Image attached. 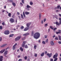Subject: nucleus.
<instances>
[{
	"mask_svg": "<svg viewBox=\"0 0 61 61\" xmlns=\"http://www.w3.org/2000/svg\"><path fill=\"white\" fill-rule=\"evenodd\" d=\"M34 56H35V57H36V56H37V54H35Z\"/></svg>",
	"mask_w": 61,
	"mask_h": 61,
	"instance_id": "bf43d9fd",
	"label": "nucleus"
},
{
	"mask_svg": "<svg viewBox=\"0 0 61 61\" xmlns=\"http://www.w3.org/2000/svg\"><path fill=\"white\" fill-rule=\"evenodd\" d=\"M2 37H0V41H2Z\"/></svg>",
	"mask_w": 61,
	"mask_h": 61,
	"instance_id": "680f3d73",
	"label": "nucleus"
},
{
	"mask_svg": "<svg viewBox=\"0 0 61 61\" xmlns=\"http://www.w3.org/2000/svg\"><path fill=\"white\" fill-rule=\"evenodd\" d=\"M27 8H31V7L28 5H27Z\"/></svg>",
	"mask_w": 61,
	"mask_h": 61,
	"instance_id": "c756f323",
	"label": "nucleus"
},
{
	"mask_svg": "<svg viewBox=\"0 0 61 61\" xmlns=\"http://www.w3.org/2000/svg\"><path fill=\"white\" fill-rule=\"evenodd\" d=\"M25 46V44H22V47H24Z\"/></svg>",
	"mask_w": 61,
	"mask_h": 61,
	"instance_id": "a19ab883",
	"label": "nucleus"
},
{
	"mask_svg": "<svg viewBox=\"0 0 61 61\" xmlns=\"http://www.w3.org/2000/svg\"><path fill=\"white\" fill-rule=\"evenodd\" d=\"M28 57L27 56H25L24 57V59L25 60H26L27 59V58Z\"/></svg>",
	"mask_w": 61,
	"mask_h": 61,
	"instance_id": "72a5a7b5",
	"label": "nucleus"
},
{
	"mask_svg": "<svg viewBox=\"0 0 61 61\" xmlns=\"http://www.w3.org/2000/svg\"><path fill=\"white\" fill-rule=\"evenodd\" d=\"M40 36V33L39 32H36L35 34L34 37L36 39H38L39 38Z\"/></svg>",
	"mask_w": 61,
	"mask_h": 61,
	"instance_id": "f257e3e1",
	"label": "nucleus"
},
{
	"mask_svg": "<svg viewBox=\"0 0 61 61\" xmlns=\"http://www.w3.org/2000/svg\"><path fill=\"white\" fill-rule=\"evenodd\" d=\"M39 17H41V14L40 13L39 14Z\"/></svg>",
	"mask_w": 61,
	"mask_h": 61,
	"instance_id": "49530a36",
	"label": "nucleus"
},
{
	"mask_svg": "<svg viewBox=\"0 0 61 61\" xmlns=\"http://www.w3.org/2000/svg\"><path fill=\"white\" fill-rule=\"evenodd\" d=\"M8 52V51H6L4 54V56H5V55H6L7 54V53Z\"/></svg>",
	"mask_w": 61,
	"mask_h": 61,
	"instance_id": "4468645a",
	"label": "nucleus"
},
{
	"mask_svg": "<svg viewBox=\"0 0 61 61\" xmlns=\"http://www.w3.org/2000/svg\"><path fill=\"white\" fill-rule=\"evenodd\" d=\"M29 35V33H27L23 35V36H27V35Z\"/></svg>",
	"mask_w": 61,
	"mask_h": 61,
	"instance_id": "dca6fc26",
	"label": "nucleus"
},
{
	"mask_svg": "<svg viewBox=\"0 0 61 61\" xmlns=\"http://www.w3.org/2000/svg\"><path fill=\"white\" fill-rule=\"evenodd\" d=\"M18 17L19 19H20V20H21V17H20V16H18Z\"/></svg>",
	"mask_w": 61,
	"mask_h": 61,
	"instance_id": "864d4df0",
	"label": "nucleus"
},
{
	"mask_svg": "<svg viewBox=\"0 0 61 61\" xmlns=\"http://www.w3.org/2000/svg\"><path fill=\"white\" fill-rule=\"evenodd\" d=\"M24 26H21L20 27V29L21 30H23V29H24Z\"/></svg>",
	"mask_w": 61,
	"mask_h": 61,
	"instance_id": "4be33fe9",
	"label": "nucleus"
},
{
	"mask_svg": "<svg viewBox=\"0 0 61 61\" xmlns=\"http://www.w3.org/2000/svg\"><path fill=\"white\" fill-rule=\"evenodd\" d=\"M34 34V32L33 31H32L31 33V35L32 36H33V35Z\"/></svg>",
	"mask_w": 61,
	"mask_h": 61,
	"instance_id": "09e8293b",
	"label": "nucleus"
},
{
	"mask_svg": "<svg viewBox=\"0 0 61 61\" xmlns=\"http://www.w3.org/2000/svg\"><path fill=\"white\" fill-rule=\"evenodd\" d=\"M25 37H23L21 39L22 40H25Z\"/></svg>",
	"mask_w": 61,
	"mask_h": 61,
	"instance_id": "cd10ccee",
	"label": "nucleus"
},
{
	"mask_svg": "<svg viewBox=\"0 0 61 61\" xmlns=\"http://www.w3.org/2000/svg\"><path fill=\"white\" fill-rule=\"evenodd\" d=\"M14 35V34H11L10 35V37H13Z\"/></svg>",
	"mask_w": 61,
	"mask_h": 61,
	"instance_id": "bb28decb",
	"label": "nucleus"
},
{
	"mask_svg": "<svg viewBox=\"0 0 61 61\" xmlns=\"http://www.w3.org/2000/svg\"><path fill=\"white\" fill-rule=\"evenodd\" d=\"M22 59H20L18 61H22Z\"/></svg>",
	"mask_w": 61,
	"mask_h": 61,
	"instance_id": "13d9d810",
	"label": "nucleus"
},
{
	"mask_svg": "<svg viewBox=\"0 0 61 61\" xmlns=\"http://www.w3.org/2000/svg\"><path fill=\"white\" fill-rule=\"evenodd\" d=\"M37 47V46L35 45L34 46V48L35 49H36V47Z\"/></svg>",
	"mask_w": 61,
	"mask_h": 61,
	"instance_id": "473e14b6",
	"label": "nucleus"
},
{
	"mask_svg": "<svg viewBox=\"0 0 61 61\" xmlns=\"http://www.w3.org/2000/svg\"><path fill=\"white\" fill-rule=\"evenodd\" d=\"M59 20H60L59 22H60V23H61V18H59Z\"/></svg>",
	"mask_w": 61,
	"mask_h": 61,
	"instance_id": "de8ad7c7",
	"label": "nucleus"
},
{
	"mask_svg": "<svg viewBox=\"0 0 61 61\" xmlns=\"http://www.w3.org/2000/svg\"><path fill=\"white\" fill-rule=\"evenodd\" d=\"M13 49L14 50H15V47L13 46Z\"/></svg>",
	"mask_w": 61,
	"mask_h": 61,
	"instance_id": "a878e982",
	"label": "nucleus"
},
{
	"mask_svg": "<svg viewBox=\"0 0 61 61\" xmlns=\"http://www.w3.org/2000/svg\"><path fill=\"white\" fill-rule=\"evenodd\" d=\"M30 28L29 27H25V29L24 30L25 31H27Z\"/></svg>",
	"mask_w": 61,
	"mask_h": 61,
	"instance_id": "6e6552de",
	"label": "nucleus"
},
{
	"mask_svg": "<svg viewBox=\"0 0 61 61\" xmlns=\"http://www.w3.org/2000/svg\"><path fill=\"white\" fill-rule=\"evenodd\" d=\"M58 56V53H56L53 56V58H55V57H57Z\"/></svg>",
	"mask_w": 61,
	"mask_h": 61,
	"instance_id": "1a4fd4ad",
	"label": "nucleus"
},
{
	"mask_svg": "<svg viewBox=\"0 0 61 61\" xmlns=\"http://www.w3.org/2000/svg\"><path fill=\"white\" fill-rule=\"evenodd\" d=\"M48 25V24L47 23L45 24L44 26L45 27H46Z\"/></svg>",
	"mask_w": 61,
	"mask_h": 61,
	"instance_id": "4c0bfd02",
	"label": "nucleus"
},
{
	"mask_svg": "<svg viewBox=\"0 0 61 61\" xmlns=\"http://www.w3.org/2000/svg\"><path fill=\"white\" fill-rule=\"evenodd\" d=\"M38 42H39V43H41V40H39L38 41Z\"/></svg>",
	"mask_w": 61,
	"mask_h": 61,
	"instance_id": "e2e57ef3",
	"label": "nucleus"
},
{
	"mask_svg": "<svg viewBox=\"0 0 61 61\" xmlns=\"http://www.w3.org/2000/svg\"><path fill=\"white\" fill-rule=\"evenodd\" d=\"M22 36H18L15 39V41H19L21 38Z\"/></svg>",
	"mask_w": 61,
	"mask_h": 61,
	"instance_id": "f03ea898",
	"label": "nucleus"
},
{
	"mask_svg": "<svg viewBox=\"0 0 61 61\" xmlns=\"http://www.w3.org/2000/svg\"><path fill=\"white\" fill-rule=\"evenodd\" d=\"M45 42H46V43H47L48 42V39H47V40Z\"/></svg>",
	"mask_w": 61,
	"mask_h": 61,
	"instance_id": "f704fd0d",
	"label": "nucleus"
},
{
	"mask_svg": "<svg viewBox=\"0 0 61 61\" xmlns=\"http://www.w3.org/2000/svg\"><path fill=\"white\" fill-rule=\"evenodd\" d=\"M7 44H3L1 46H0V47H5V46H7Z\"/></svg>",
	"mask_w": 61,
	"mask_h": 61,
	"instance_id": "ddd939ff",
	"label": "nucleus"
},
{
	"mask_svg": "<svg viewBox=\"0 0 61 61\" xmlns=\"http://www.w3.org/2000/svg\"><path fill=\"white\" fill-rule=\"evenodd\" d=\"M21 17L22 18V19H24V16H23V14H21Z\"/></svg>",
	"mask_w": 61,
	"mask_h": 61,
	"instance_id": "7c9ffc66",
	"label": "nucleus"
},
{
	"mask_svg": "<svg viewBox=\"0 0 61 61\" xmlns=\"http://www.w3.org/2000/svg\"><path fill=\"white\" fill-rule=\"evenodd\" d=\"M31 24V22H30L28 23H27L26 24V26L27 27H29V26H30V25Z\"/></svg>",
	"mask_w": 61,
	"mask_h": 61,
	"instance_id": "0eeeda50",
	"label": "nucleus"
},
{
	"mask_svg": "<svg viewBox=\"0 0 61 61\" xmlns=\"http://www.w3.org/2000/svg\"><path fill=\"white\" fill-rule=\"evenodd\" d=\"M10 21L11 23H13L15 22V20L13 18H11L10 19Z\"/></svg>",
	"mask_w": 61,
	"mask_h": 61,
	"instance_id": "7ed1b4c3",
	"label": "nucleus"
},
{
	"mask_svg": "<svg viewBox=\"0 0 61 61\" xmlns=\"http://www.w3.org/2000/svg\"><path fill=\"white\" fill-rule=\"evenodd\" d=\"M30 61V59L29 58H28L27 59V61Z\"/></svg>",
	"mask_w": 61,
	"mask_h": 61,
	"instance_id": "0e129e2a",
	"label": "nucleus"
},
{
	"mask_svg": "<svg viewBox=\"0 0 61 61\" xmlns=\"http://www.w3.org/2000/svg\"><path fill=\"white\" fill-rule=\"evenodd\" d=\"M58 43H59V44H61V41H58Z\"/></svg>",
	"mask_w": 61,
	"mask_h": 61,
	"instance_id": "052dcab7",
	"label": "nucleus"
},
{
	"mask_svg": "<svg viewBox=\"0 0 61 61\" xmlns=\"http://www.w3.org/2000/svg\"><path fill=\"white\" fill-rule=\"evenodd\" d=\"M60 7V5H58L57 6V8L56 7V8H55V9H57V8L58 9H59Z\"/></svg>",
	"mask_w": 61,
	"mask_h": 61,
	"instance_id": "6ab92c4d",
	"label": "nucleus"
},
{
	"mask_svg": "<svg viewBox=\"0 0 61 61\" xmlns=\"http://www.w3.org/2000/svg\"><path fill=\"white\" fill-rule=\"evenodd\" d=\"M17 43H15L14 45L13 46H15V47H16V46H17Z\"/></svg>",
	"mask_w": 61,
	"mask_h": 61,
	"instance_id": "e433bc0d",
	"label": "nucleus"
},
{
	"mask_svg": "<svg viewBox=\"0 0 61 61\" xmlns=\"http://www.w3.org/2000/svg\"><path fill=\"white\" fill-rule=\"evenodd\" d=\"M3 29V27H2V26H0V29L1 30V29Z\"/></svg>",
	"mask_w": 61,
	"mask_h": 61,
	"instance_id": "37998d69",
	"label": "nucleus"
},
{
	"mask_svg": "<svg viewBox=\"0 0 61 61\" xmlns=\"http://www.w3.org/2000/svg\"><path fill=\"white\" fill-rule=\"evenodd\" d=\"M50 27L51 29H52V30H53V29L54 31H55V32H56V30L57 29V28H54V29H53V27L52 26H50Z\"/></svg>",
	"mask_w": 61,
	"mask_h": 61,
	"instance_id": "20e7f679",
	"label": "nucleus"
},
{
	"mask_svg": "<svg viewBox=\"0 0 61 61\" xmlns=\"http://www.w3.org/2000/svg\"><path fill=\"white\" fill-rule=\"evenodd\" d=\"M8 15L9 17H11V13H9Z\"/></svg>",
	"mask_w": 61,
	"mask_h": 61,
	"instance_id": "b1692460",
	"label": "nucleus"
},
{
	"mask_svg": "<svg viewBox=\"0 0 61 61\" xmlns=\"http://www.w3.org/2000/svg\"><path fill=\"white\" fill-rule=\"evenodd\" d=\"M21 1L23 4H25V2H24V0H21Z\"/></svg>",
	"mask_w": 61,
	"mask_h": 61,
	"instance_id": "a18cd8bd",
	"label": "nucleus"
},
{
	"mask_svg": "<svg viewBox=\"0 0 61 61\" xmlns=\"http://www.w3.org/2000/svg\"><path fill=\"white\" fill-rule=\"evenodd\" d=\"M47 56H48L49 57H51L52 55V53H51L50 54H49V53H48L46 54Z\"/></svg>",
	"mask_w": 61,
	"mask_h": 61,
	"instance_id": "423d86ee",
	"label": "nucleus"
},
{
	"mask_svg": "<svg viewBox=\"0 0 61 61\" xmlns=\"http://www.w3.org/2000/svg\"><path fill=\"white\" fill-rule=\"evenodd\" d=\"M25 15H29V14H30V13H29L28 12H27V11H25Z\"/></svg>",
	"mask_w": 61,
	"mask_h": 61,
	"instance_id": "a211bd4d",
	"label": "nucleus"
},
{
	"mask_svg": "<svg viewBox=\"0 0 61 61\" xmlns=\"http://www.w3.org/2000/svg\"><path fill=\"white\" fill-rule=\"evenodd\" d=\"M58 38L57 37H56L55 38V39L56 40H58Z\"/></svg>",
	"mask_w": 61,
	"mask_h": 61,
	"instance_id": "c03bdc74",
	"label": "nucleus"
},
{
	"mask_svg": "<svg viewBox=\"0 0 61 61\" xmlns=\"http://www.w3.org/2000/svg\"><path fill=\"white\" fill-rule=\"evenodd\" d=\"M50 44L51 46H54V42H53V41H51L50 42Z\"/></svg>",
	"mask_w": 61,
	"mask_h": 61,
	"instance_id": "f8f14e48",
	"label": "nucleus"
},
{
	"mask_svg": "<svg viewBox=\"0 0 61 61\" xmlns=\"http://www.w3.org/2000/svg\"><path fill=\"white\" fill-rule=\"evenodd\" d=\"M56 34H60V32H57V31L56 32Z\"/></svg>",
	"mask_w": 61,
	"mask_h": 61,
	"instance_id": "c9c22d12",
	"label": "nucleus"
},
{
	"mask_svg": "<svg viewBox=\"0 0 61 61\" xmlns=\"http://www.w3.org/2000/svg\"><path fill=\"white\" fill-rule=\"evenodd\" d=\"M50 61H53V59H50Z\"/></svg>",
	"mask_w": 61,
	"mask_h": 61,
	"instance_id": "338daca9",
	"label": "nucleus"
},
{
	"mask_svg": "<svg viewBox=\"0 0 61 61\" xmlns=\"http://www.w3.org/2000/svg\"><path fill=\"white\" fill-rule=\"evenodd\" d=\"M42 44H46V42H45V41H43L42 42Z\"/></svg>",
	"mask_w": 61,
	"mask_h": 61,
	"instance_id": "79ce46f5",
	"label": "nucleus"
},
{
	"mask_svg": "<svg viewBox=\"0 0 61 61\" xmlns=\"http://www.w3.org/2000/svg\"><path fill=\"white\" fill-rule=\"evenodd\" d=\"M5 22L4 21L3 22V23H2V25H5Z\"/></svg>",
	"mask_w": 61,
	"mask_h": 61,
	"instance_id": "58836bf2",
	"label": "nucleus"
},
{
	"mask_svg": "<svg viewBox=\"0 0 61 61\" xmlns=\"http://www.w3.org/2000/svg\"><path fill=\"white\" fill-rule=\"evenodd\" d=\"M23 15L24 18H25V12H23Z\"/></svg>",
	"mask_w": 61,
	"mask_h": 61,
	"instance_id": "c85d7f7f",
	"label": "nucleus"
},
{
	"mask_svg": "<svg viewBox=\"0 0 61 61\" xmlns=\"http://www.w3.org/2000/svg\"><path fill=\"white\" fill-rule=\"evenodd\" d=\"M5 51V49H2L1 50V51H0V53L1 54H3Z\"/></svg>",
	"mask_w": 61,
	"mask_h": 61,
	"instance_id": "9b49d317",
	"label": "nucleus"
},
{
	"mask_svg": "<svg viewBox=\"0 0 61 61\" xmlns=\"http://www.w3.org/2000/svg\"><path fill=\"white\" fill-rule=\"evenodd\" d=\"M25 48H28V46H27V45H26L25 46Z\"/></svg>",
	"mask_w": 61,
	"mask_h": 61,
	"instance_id": "412c9836",
	"label": "nucleus"
},
{
	"mask_svg": "<svg viewBox=\"0 0 61 61\" xmlns=\"http://www.w3.org/2000/svg\"><path fill=\"white\" fill-rule=\"evenodd\" d=\"M12 5L14 6H15L16 5L15 3H14L13 2H12Z\"/></svg>",
	"mask_w": 61,
	"mask_h": 61,
	"instance_id": "393cba45",
	"label": "nucleus"
},
{
	"mask_svg": "<svg viewBox=\"0 0 61 61\" xmlns=\"http://www.w3.org/2000/svg\"><path fill=\"white\" fill-rule=\"evenodd\" d=\"M10 32L8 30H6L5 31L4 33L5 35H8L9 34Z\"/></svg>",
	"mask_w": 61,
	"mask_h": 61,
	"instance_id": "39448f33",
	"label": "nucleus"
},
{
	"mask_svg": "<svg viewBox=\"0 0 61 61\" xmlns=\"http://www.w3.org/2000/svg\"><path fill=\"white\" fill-rule=\"evenodd\" d=\"M46 19L45 18L43 20L44 21V22H46Z\"/></svg>",
	"mask_w": 61,
	"mask_h": 61,
	"instance_id": "3c124183",
	"label": "nucleus"
},
{
	"mask_svg": "<svg viewBox=\"0 0 61 61\" xmlns=\"http://www.w3.org/2000/svg\"><path fill=\"white\" fill-rule=\"evenodd\" d=\"M17 14L18 15H20V13L18 12H17Z\"/></svg>",
	"mask_w": 61,
	"mask_h": 61,
	"instance_id": "4d7b16f0",
	"label": "nucleus"
},
{
	"mask_svg": "<svg viewBox=\"0 0 61 61\" xmlns=\"http://www.w3.org/2000/svg\"><path fill=\"white\" fill-rule=\"evenodd\" d=\"M41 23L42 24H43V20H41Z\"/></svg>",
	"mask_w": 61,
	"mask_h": 61,
	"instance_id": "8fccbe9b",
	"label": "nucleus"
},
{
	"mask_svg": "<svg viewBox=\"0 0 61 61\" xmlns=\"http://www.w3.org/2000/svg\"><path fill=\"white\" fill-rule=\"evenodd\" d=\"M26 43V41H24L23 42V44H24V45H25Z\"/></svg>",
	"mask_w": 61,
	"mask_h": 61,
	"instance_id": "ea45409f",
	"label": "nucleus"
},
{
	"mask_svg": "<svg viewBox=\"0 0 61 61\" xmlns=\"http://www.w3.org/2000/svg\"><path fill=\"white\" fill-rule=\"evenodd\" d=\"M44 54L45 53L44 52H43L41 54V56H44Z\"/></svg>",
	"mask_w": 61,
	"mask_h": 61,
	"instance_id": "5701e85b",
	"label": "nucleus"
},
{
	"mask_svg": "<svg viewBox=\"0 0 61 61\" xmlns=\"http://www.w3.org/2000/svg\"><path fill=\"white\" fill-rule=\"evenodd\" d=\"M56 25H61V23H60V22H59V23L57 21H56Z\"/></svg>",
	"mask_w": 61,
	"mask_h": 61,
	"instance_id": "9d476101",
	"label": "nucleus"
},
{
	"mask_svg": "<svg viewBox=\"0 0 61 61\" xmlns=\"http://www.w3.org/2000/svg\"><path fill=\"white\" fill-rule=\"evenodd\" d=\"M20 50L21 52H23V50H24L23 48L21 47L20 48Z\"/></svg>",
	"mask_w": 61,
	"mask_h": 61,
	"instance_id": "f3484780",
	"label": "nucleus"
},
{
	"mask_svg": "<svg viewBox=\"0 0 61 61\" xmlns=\"http://www.w3.org/2000/svg\"><path fill=\"white\" fill-rule=\"evenodd\" d=\"M60 40H61V36H58Z\"/></svg>",
	"mask_w": 61,
	"mask_h": 61,
	"instance_id": "2f4dec72",
	"label": "nucleus"
},
{
	"mask_svg": "<svg viewBox=\"0 0 61 61\" xmlns=\"http://www.w3.org/2000/svg\"><path fill=\"white\" fill-rule=\"evenodd\" d=\"M12 18H15V15H13L12 16Z\"/></svg>",
	"mask_w": 61,
	"mask_h": 61,
	"instance_id": "6e6d98bb",
	"label": "nucleus"
},
{
	"mask_svg": "<svg viewBox=\"0 0 61 61\" xmlns=\"http://www.w3.org/2000/svg\"><path fill=\"white\" fill-rule=\"evenodd\" d=\"M57 16H55V18H56V19H58V18Z\"/></svg>",
	"mask_w": 61,
	"mask_h": 61,
	"instance_id": "603ef678",
	"label": "nucleus"
},
{
	"mask_svg": "<svg viewBox=\"0 0 61 61\" xmlns=\"http://www.w3.org/2000/svg\"><path fill=\"white\" fill-rule=\"evenodd\" d=\"M9 2H11V3H12V2H13V1L12 0H10L9 1Z\"/></svg>",
	"mask_w": 61,
	"mask_h": 61,
	"instance_id": "69168bd1",
	"label": "nucleus"
},
{
	"mask_svg": "<svg viewBox=\"0 0 61 61\" xmlns=\"http://www.w3.org/2000/svg\"><path fill=\"white\" fill-rule=\"evenodd\" d=\"M3 56H0V61H3Z\"/></svg>",
	"mask_w": 61,
	"mask_h": 61,
	"instance_id": "2eb2a0df",
	"label": "nucleus"
},
{
	"mask_svg": "<svg viewBox=\"0 0 61 61\" xmlns=\"http://www.w3.org/2000/svg\"><path fill=\"white\" fill-rule=\"evenodd\" d=\"M30 5H33V2H32V1H31L30 3Z\"/></svg>",
	"mask_w": 61,
	"mask_h": 61,
	"instance_id": "aec40b11",
	"label": "nucleus"
},
{
	"mask_svg": "<svg viewBox=\"0 0 61 61\" xmlns=\"http://www.w3.org/2000/svg\"><path fill=\"white\" fill-rule=\"evenodd\" d=\"M45 38H46L47 37V35H45Z\"/></svg>",
	"mask_w": 61,
	"mask_h": 61,
	"instance_id": "5fc2aeb1",
	"label": "nucleus"
},
{
	"mask_svg": "<svg viewBox=\"0 0 61 61\" xmlns=\"http://www.w3.org/2000/svg\"><path fill=\"white\" fill-rule=\"evenodd\" d=\"M20 5H22V6L23 5V3H22L21 2H20Z\"/></svg>",
	"mask_w": 61,
	"mask_h": 61,
	"instance_id": "774afa93",
	"label": "nucleus"
}]
</instances>
